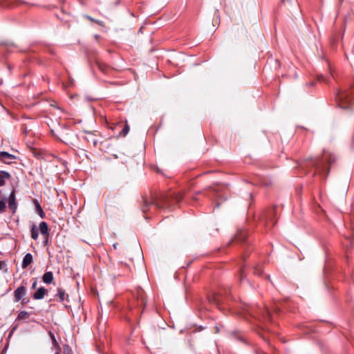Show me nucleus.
<instances>
[{
	"instance_id": "26",
	"label": "nucleus",
	"mask_w": 354,
	"mask_h": 354,
	"mask_svg": "<svg viewBox=\"0 0 354 354\" xmlns=\"http://www.w3.org/2000/svg\"><path fill=\"white\" fill-rule=\"evenodd\" d=\"M63 354H73L71 346L68 344L64 345Z\"/></svg>"
},
{
	"instance_id": "12",
	"label": "nucleus",
	"mask_w": 354,
	"mask_h": 354,
	"mask_svg": "<svg viewBox=\"0 0 354 354\" xmlns=\"http://www.w3.org/2000/svg\"><path fill=\"white\" fill-rule=\"evenodd\" d=\"M96 64L99 70L104 74H109L112 70L111 67L104 62L97 61Z\"/></svg>"
},
{
	"instance_id": "37",
	"label": "nucleus",
	"mask_w": 354,
	"mask_h": 354,
	"mask_svg": "<svg viewBox=\"0 0 354 354\" xmlns=\"http://www.w3.org/2000/svg\"><path fill=\"white\" fill-rule=\"evenodd\" d=\"M192 198H193V200H194V201H197V200H198V199H197V198H196L195 196H193V197H192Z\"/></svg>"
},
{
	"instance_id": "39",
	"label": "nucleus",
	"mask_w": 354,
	"mask_h": 354,
	"mask_svg": "<svg viewBox=\"0 0 354 354\" xmlns=\"http://www.w3.org/2000/svg\"><path fill=\"white\" fill-rule=\"evenodd\" d=\"M55 354H60L59 351H57Z\"/></svg>"
},
{
	"instance_id": "35",
	"label": "nucleus",
	"mask_w": 354,
	"mask_h": 354,
	"mask_svg": "<svg viewBox=\"0 0 354 354\" xmlns=\"http://www.w3.org/2000/svg\"><path fill=\"white\" fill-rule=\"evenodd\" d=\"M88 18L91 21H94V19H92L91 17H88Z\"/></svg>"
},
{
	"instance_id": "8",
	"label": "nucleus",
	"mask_w": 354,
	"mask_h": 354,
	"mask_svg": "<svg viewBox=\"0 0 354 354\" xmlns=\"http://www.w3.org/2000/svg\"><path fill=\"white\" fill-rule=\"evenodd\" d=\"M16 156L6 151H0V161L5 164L10 165L14 162Z\"/></svg>"
},
{
	"instance_id": "40",
	"label": "nucleus",
	"mask_w": 354,
	"mask_h": 354,
	"mask_svg": "<svg viewBox=\"0 0 354 354\" xmlns=\"http://www.w3.org/2000/svg\"><path fill=\"white\" fill-rule=\"evenodd\" d=\"M218 206H219V204H218V203H216V207H218Z\"/></svg>"
},
{
	"instance_id": "19",
	"label": "nucleus",
	"mask_w": 354,
	"mask_h": 354,
	"mask_svg": "<svg viewBox=\"0 0 354 354\" xmlns=\"http://www.w3.org/2000/svg\"><path fill=\"white\" fill-rule=\"evenodd\" d=\"M42 280H43L44 283H47V284L50 283L53 280V272L50 271L46 272L42 277Z\"/></svg>"
},
{
	"instance_id": "24",
	"label": "nucleus",
	"mask_w": 354,
	"mask_h": 354,
	"mask_svg": "<svg viewBox=\"0 0 354 354\" xmlns=\"http://www.w3.org/2000/svg\"><path fill=\"white\" fill-rule=\"evenodd\" d=\"M323 158L328 162L329 165H331L335 161V157H333L330 153H324Z\"/></svg>"
},
{
	"instance_id": "44",
	"label": "nucleus",
	"mask_w": 354,
	"mask_h": 354,
	"mask_svg": "<svg viewBox=\"0 0 354 354\" xmlns=\"http://www.w3.org/2000/svg\"><path fill=\"white\" fill-rule=\"evenodd\" d=\"M205 195L206 196H209V194H205Z\"/></svg>"
},
{
	"instance_id": "16",
	"label": "nucleus",
	"mask_w": 354,
	"mask_h": 354,
	"mask_svg": "<svg viewBox=\"0 0 354 354\" xmlns=\"http://www.w3.org/2000/svg\"><path fill=\"white\" fill-rule=\"evenodd\" d=\"M39 231L42 235L46 237V239H48L50 235L48 232V227L45 221H42L40 223Z\"/></svg>"
},
{
	"instance_id": "28",
	"label": "nucleus",
	"mask_w": 354,
	"mask_h": 354,
	"mask_svg": "<svg viewBox=\"0 0 354 354\" xmlns=\"http://www.w3.org/2000/svg\"><path fill=\"white\" fill-rule=\"evenodd\" d=\"M317 79L319 82H324L328 83V80L322 75H317Z\"/></svg>"
},
{
	"instance_id": "22",
	"label": "nucleus",
	"mask_w": 354,
	"mask_h": 354,
	"mask_svg": "<svg viewBox=\"0 0 354 354\" xmlns=\"http://www.w3.org/2000/svg\"><path fill=\"white\" fill-rule=\"evenodd\" d=\"M30 236L31 238L34 240H37L39 236L38 230L35 225H32L30 230Z\"/></svg>"
},
{
	"instance_id": "4",
	"label": "nucleus",
	"mask_w": 354,
	"mask_h": 354,
	"mask_svg": "<svg viewBox=\"0 0 354 354\" xmlns=\"http://www.w3.org/2000/svg\"><path fill=\"white\" fill-rule=\"evenodd\" d=\"M252 319L251 321L253 325V329L264 339L265 320L264 313L261 309L258 308L252 310Z\"/></svg>"
},
{
	"instance_id": "18",
	"label": "nucleus",
	"mask_w": 354,
	"mask_h": 354,
	"mask_svg": "<svg viewBox=\"0 0 354 354\" xmlns=\"http://www.w3.org/2000/svg\"><path fill=\"white\" fill-rule=\"evenodd\" d=\"M58 297L59 301L63 302L68 299V295L66 293L65 290L62 288H57V292L56 295Z\"/></svg>"
},
{
	"instance_id": "14",
	"label": "nucleus",
	"mask_w": 354,
	"mask_h": 354,
	"mask_svg": "<svg viewBox=\"0 0 354 354\" xmlns=\"http://www.w3.org/2000/svg\"><path fill=\"white\" fill-rule=\"evenodd\" d=\"M33 204L35 205V212L41 218H44L46 214L40 205L39 201L37 199L33 200Z\"/></svg>"
},
{
	"instance_id": "29",
	"label": "nucleus",
	"mask_w": 354,
	"mask_h": 354,
	"mask_svg": "<svg viewBox=\"0 0 354 354\" xmlns=\"http://www.w3.org/2000/svg\"><path fill=\"white\" fill-rule=\"evenodd\" d=\"M37 278H33L32 279V286H31V289H35L36 287H37Z\"/></svg>"
},
{
	"instance_id": "33",
	"label": "nucleus",
	"mask_w": 354,
	"mask_h": 354,
	"mask_svg": "<svg viewBox=\"0 0 354 354\" xmlns=\"http://www.w3.org/2000/svg\"><path fill=\"white\" fill-rule=\"evenodd\" d=\"M48 239H46V237L45 236V240H44V242H43L44 245H47V243H48Z\"/></svg>"
},
{
	"instance_id": "36",
	"label": "nucleus",
	"mask_w": 354,
	"mask_h": 354,
	"mask_svg": "<svg viewBox=\"0 0 354 354\" xmlns=\"http://www.w3.org/2000/svg\"><path fill=\"white\" fill-rule=\"evenodd\" d=\"M157 172L159 174H162V171L159 169H158Z\"/></svg>"
},
{
	"instance_id": "42",
	"label": "nucleus",
	"mask_w": 354,
	"mask_h": 354,
	"mask_svg": "<svg viewBox=\"0 0 354 354\" xmlns=\"http://www.w3.org/2000/svg\"><path fill=\"white\" fill-rule=\"evenodd\" d=\"M60 140H61L63 142H66V140H62V139H60Z\"/></svg>"
},
{
	"instance_id": "2",
	"label": "nucleus",
	"mask_w": 354,
	"mask_h": 354,
	"mask_svg": "<svg viewBox=\"0 0 354 354\" xmlns=\"http://www.w3.org/2000/svg\"><path fill=\"white\" fill-rule=\"evenodd\" d=\"M336 100L339 107L347 109L354 103V85L336 93Z\"/></svg>"
},
{
	"instance_id": "20",
	"label": "nucleus",
	"mask_w": 354,
	"mask_h": 354,
	"mask_svg": "<svg viewBox=\"0 0 354 354\" xmlns=\"http://www.w3.org/2000/svg\"><path fill=\"white\" fill-rule=\"evenodd\" d=\"M48 335L52 340L53 346L55 347L58 351H60L61 347H60L59 344H58L57 341L56 340L54 333L51 331H49Z\"/></svg>"
},
{
	"instance_id": "31",
	"label": "nucleus",
	"mask_w": 354,
	"mask_h": 354,
	"mask_svg": "<svg viewBox=\"0 0 354 354\" xmlns=\"http://www.w3.org/2000/svg\"><path fill=\"white\" fill-rule=\"evenodd\" d=\"M3 268H6L5 269V272H7V268H6V263L5 261H0V270L3 269Z\"/></svg>"
},
{
	"instance_id": "13",
	"label": "nucleus",
	"mask_w": 354,
	"mask_h": 354,
	"mask_svg": "<svg viewBox=\"0 0 354 354\" xmlns=\"http://www.w3.org/2000/svg\"><path fill=\"white\" fill-rule=\"evenodd\" d=\"M11 175L6 171H0V187L6 185V181L10 180Z\"/></svg>"
},
{
	"instance_id": "25",
	"label": "nucleus",
	"mask_w": 354,
	"mask_h": 354,
	"mask_svg": "<svg viewBox=\"0 0 354 354\" xmlns=\"http://www.w3.org/2000/svg\"><path fill=\"white\" fill-rule=\"evenodd\" d=\"M129 131V127L127 124L123 127L122 131L120 132V136H125Z\"/></svg>"
},
{
	"instance_id": "15",
	"label": "nucleus",
	"mask_w": 354,
	"mask_h": 354,
	"mask_svg": "<svg viewBox=\"0 0 354 354\" xmlns=\"http://www.w3.org/2000/svg\"><path fill=\"white\" fill-rule=\"evenodd\" d=\"M281 4L287 8L296 9L298 6L297 0H281Z\"/></svg>"
},
{
	"instance_id": "6",
	"label": "nucleus",
	"mask_w": 354,
	"mask_h": 354,
	"mask_svg": "<svg viewBox=\"0 0 354 354\" xmlns=\"http://www.w3.org/2000/svg\"><path fill=\"white\" fill-rule=\"evenodd\" d=\"M208 299L210 303L220 307L225 303V298H224L222 293L218 292L208 296Z\"/></svg>"
},
{
	"instance_id": "41",
	"label": "nucleus",
	"mask_w": 354,
	"mask_h": 354,
	"mask_svg": "<svg viewBox=\"0 0 354 354\" xmlns=\"http://www.w3.org/2000/svg\"><path fill=\"white\" fill-rule=\"evenodd\" d=\"M113 247H114V248H117L116 244H113Z\"/></svg>"
},
{
	"instance_id": "32",
	"label": "nucleus",
	"mask_w": 354,
	"mask_h": 354,
	"mask_svg": "<svg viewBox=\"0 0 354 354\" xmlns=\"http://www.w3.org/2000/svg\"><path fill=\"white\" fill-rule=\"evenodd\" d=\"M314 84H315V82H313V81H312V82H309V83H308V85H309L310 86H314Z\"/></svg>"
},
{
	"instance_id": "9",
	"label": "nucleus",
	"mask_w": 354,
	"mask_h": 354,
	"mask_svg": "<svg viewBox=\"0 0 354 354\" xmlns=\"http://www.w3.org/2000/svg\"><path fill=\"white\" fill-rule=\"evenodd\" d=\"M248 237V232L244 230H239L235 234L234 237L230 241L229 244L232 242L236 241L239 243H244Z\"/></svg>"
},
{
	"instance_id": "11",
	"label": "nucleus",
	"mask_w": 354,
	"mask_h": 354,
	"mask_svg": "<svg viewBox=\"0 0 354 354\" xmlns=\"http://www.w3.org/2000/svg\"><path fill=\"white\" fill-rule=\"evenodd\" d=\"M47 289H46L44 287H40L32 295V298L35 300L42 299L44 298L45 295H47Z\"/></svg>"
},
{
	"instance_id": "5",
	"label": "nucleus",
	"mask_w": 354,
	"mask_h": 354,
	"mask_svg": "<svg viewBox=\"0 0 354 354\" xmlns=\"http://www.w3.org/2000/svg\"><path fill=\"white\" fill-rule=\"evenodd\" d=\"M22 283L24 285L20 286L14 291V301L15 302H19L21 301V304L24 305L27 304L30 300L29 299H24V297L26 293V288L25 286V285H26V282L23 280Z\"/></svg>"
},
{
	"instance_id": "43",
	"label": "nucleus",
	"mask_w": 354,
	"mask_h": 354,
	"mask_svg": "<svg viewBox=\"0 0 354 354\" xmlns=\"http://www.w3.org/2000/svg\"><path fill=\"white\" fill-rule=\"evenodd\" d=\"M209 189H210V191H212L213 192H215V190H212V189H211V188Z\"/></svg>"
},
{
	"instance_id": "7",
	"label": "nucleus",
	"mask_w": 354,
	"mask_h": 354,
	"mask_svg": "<svg viewBox=\"0 0 354 354\" xmlns=\"http://www.w3.org/2000/svg\"><path fill=\"white\" fill-rule=\"evenodd\" d=\"M84 139L88 142L93 145L94 147H99L102 141L97 138V135L93 132H86Z\"/></svg>"
},
{
	"instance_id": "1",
	"label": "nucleus",
	"mask_w": 354,
	"mask_h": 354,
	"mask_svg": "<svg viewBox=\"0 0 354 354\" xmlns=\"http://www.w3.org/2000/svg\"><path fill=\"white\" fill-rule=\"evenodd\" d=\"M184 195L180 192L160 193L151 194L149 198L147 196L142 197L141 209L146 214L151 208L156 210L171 209L183 198Z\"/></svg>"
},
{
	"instance_id": "27",
	"label": "nucleus",
	"mask_w": 354,
	"mask_h": 354,
	"mask_svg": "<svg viewBox=\"0 0 354 354\" xmlns=\"http://www.w3.org/2000/svg\"><path fill=\"white\" fill-rule=\"evenodd\" d=\"M245 277V273H244V270L242 268L239 270V281H240V283H242Z\"/></svg>"
},
{
	"instance_id": "34",
	"label": "nucleus",
	"mask_w": 354,
	"mask_h": 354,
	"mask_svg": "<svg viewBox=\"0 0 354 354\" xmlns=\"http://www.w3.org/2000/svg\"><path fill=\"white\" fill-rule=\"evenodd\" d=\"M266 315H267V319L268 318V317L270 316V313L268 312V310L267 309V313H266Z\"/></svg>"
},
{
	"instance_id": "38",
	"label": "nucleus",
	"mask_w": 354,
	"mask_h": 354,
	"mask_svg": "<svg viewBox=\"0 0 354 354\" xmlns=\"http://www.w3.org/2000/svg\"><path fill=\"white\" fill-rule=\"evenodd\" d=\"M196 194H203V192H198Z\"/></svg>"
},
{
	"instance_id": "45",
	"label": "nucleus",
	"mask_w": 354,
	"mask_h": 354,
	"mask_svg": "<svg viewBox=\"0 0 354 354\" xmlns=\"http://www.w3.org/2000/svg\"><path fill=\"white\" fill-rule=\"evenodd\" d=\"M344 0H340L341 2H342Z\"/></svg>"
},
{
	"instance_id": "30",
	"label": "nucleus",
	"mask_w": 354,
	"mask_h": 354,
	"mask_svg": "<svg viewBox=\"0 0 354 354\" xmlns=\"http://www.w3.org/2000/svg\"><path fill=\"white\" fill-rule=\"evenodd\" d=\"M6 208V203L3 201H0V212H3Z\"/></svg>"
},
{
	"instance_id": "10",
	"label": "nucleus",
	"mask_w": 354,
	"mask_h": 354,
	"mask_svg": "<svg viewBox=\"0 0 354 354\" xmlns=\"http://www.w3.org/2000/svg\"><path fill=\"white\" fill-rule=\"evenodd\" d=\"M8 207L10 209L15 213L16 212L17 204L15 198V192L13 190L10 194L8 199Z\"/></svg>"
},
{
	"instance_id": "21",
	"label": "nucleus",
	"mask_w": 354,
	"mask_h": 354,
	"mask_svg": "<svg viewBox=\"0 0 354 354\" xmlns=\"http://www.w3.org/2000/svg\"><path fill=\"white\" fill-rule=\"evenodd\" d=\"M29 315H30V313L28 312L22 310L19 313L17 319H18V320L26 319L29 317Z\"/></svg>"
},
{
	"instance_id": "3",
	"label": "nucleus",
	"mask_w": 354,
	"mask_h": 354,
	"mask_svg": "<svg viewBox=\"0 0 354 354\" xmlns=\"http://www.w3.org/2000/svg\"><path fill=\"white\" fill-rule=\"evenodd\" d=\"M313 167H315V169H317L319 174L323 175L325 177L328 176L330 172V167H327L325 168L323 160L310 158L308 160H306V162L300 165V167L302 169L306 171V173H308L309 168Z\"/></svg>"
},
{
	"instance_id": "23",
	"label": "nucleus",
	"mask_w": 354,
	"mask_h": 354,
	"mask_svg": "<svg viewBox=\"0 0 354 354\" xmlns=\"http://www.w3.org/2000/svg\"><path fill=\"white\" fill-rule=\"evenodd\" d=\"M263 273V267L260 265H257L254 267V274L258 276H261Z\"/></svg>"
},
{
	"instance_id": "17",
	"label": "nucleus",
	"mask_w": 354,
	"mask_h": 354,
	"mask_svg": "<svg viewBox=\"0 0 354 354\" xmlns=\"http://www.w3.org/2000/svg\"><path fill=\"white\" fill-rule=\"evenodd\" d=\"M32 262V255L30 253H27L23 258L21 267L26 268Z\"/></svg>"
}]
</instances>
